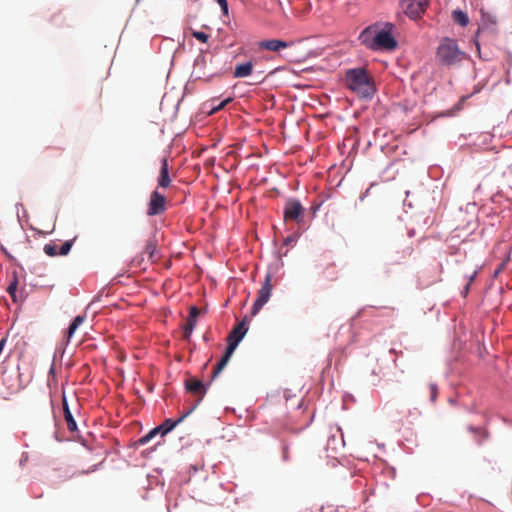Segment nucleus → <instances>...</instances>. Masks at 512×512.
Masks as SVG:
<instances>
[{"mask_svg": "<svg viewBox=\"0 0 512 512\" xmlns=\"http://www.w3.org/2000/svg\"><path fill=\"white\" fill-rule=\"evenodd\" d=\"M157 245L154 240L147 241L144 249V253L148 255V258L152 261L155 260V253H156Z\"/></svg>", "mask_w": 512, "mask_h": 512, "instance_id": "17", "label": "nucleus"}, {"mask_svg": "<svg viewBox=\"0 0 512 512\" xmlns=\"http://www.w3.org/2000/svg\"><path fill=\"white\" fill-rule=\"evenodd\" d=\"M252 71H253L252 62H245V63L236 65L233 75L235 78H243V77L249 76L252 73Z\"/></svg>", "mask_w": 512, "mask_h": 512, "instance_id": "15", "label": "nucleus"}, {"mask_svg": "<svg viewBox=\"0 0 512 512\" xmlns=\"http://www.w3.org/2000/svg\"><path fill=\"white\" fill-rule=\"evenodd\" d=\"M185 387L190 393L199 396L198 402H200L202 400V398L204 397V395L206 393L205 385L203 384L202 381H200L196 378H191V379L187 380Z\"/></svg>", "mask_w": 512, "mask_h": 512, "instance_id": "11", "label": "nucleus"}, {"mask_svg": "<svg viewBox=\"0 0 512 512\" xmlns=\"http://www.w3.org/2000/svg\"><path fill=\"white\" fill-rule=\"evenodd\" d=\"M304 215V208L296 199H289L284 207V220L300 223Z\"/></svg>", "mask_w": 512, "mask_h": 512, "instance_id": "7", "label": "nucleus"}, {"mask_svg": "<svg viewBox=\"0 0 512 512\" xmlns=\"http://www.w3.org/2000/svg\"><path fill=\"white\" fill-rule=\"evenodd\" d=\"M78 326H76L75 324L71 323L69 328H68V340L73 336L74 332L77 330Z\"/></svg>", "mask_w": 512, "mask_h": 512, "instance_id": "27", "label": "nucleus"}, {"mask_svg": "<svg viewBox=\"0 0 512 512\" xmlns=\"http://www.w3.org/2000/svg\"><path fill=\"white\" fill-rule=\"evenodd\" d=\"M290 45H291L290 43L283 41V40L268 39V40L260 41L258 43V48L260 50L279 52L282 49L288 48Z\"/></svg>", "mask_w": 512, "mask_h": 512, "instance_id": "10", "label": "nucleus"}, {"mask_svg": "<svg viewBox=\"0 0 512 512\" xmlns=\"http://www.w3.org/2000/svg\"><path fill=\"white\" fill-rule=\"evenodd\" d=\"M220 7H221V10L223 12V14L227 15L228 14V2L227 0L223 3L220 4Z\"/></svg>", "mask_w": 512, "mask_h": 512, "instance_id": "28", "label": "nucleus"}, {"mask_svg": "<svg viewBox=\"0 0 512 512\" xmlns=\"http://www.w3.org/2000/svg\"><path fill=\"white\" fill-rule=\"evenodd\" d=\"M452 18L457 24H459L462 27L466 26L469 22L467 14L461 10H454L452 12Z\"/></svg>", "mask_w": 512, "mask_h": 512, "instance_id": "16", "label": "nucleus"}, {"mask_svg": "<svg viewBox=\"0 0 512 512\" xmlns=\"http://www.w3.org/2000/svg\"><path fill=\"white\" fill-rule=\"evenodd\" d=\"M294 241L293 237L289 236L285 239L284 241V244L285 245H289L290 243H292Z\"/></svg>", "mask_w": 512, "mask_h": 512, "instance_id": "30", "label": "nucleus"}, {"mask_svg": "<svg viewBox=\"0 0 512 512\" xmlns=\"http://www.w3.org/2000/svg\"><path fill=\"white\" fill-rule=\"evenodd\" d=\"M193 411V408H190L188 411H186L180 418H178L177 420L173 421L171 419H167L165 420L161 425L157 426L158 428H160V434L162 436L166 435L168 432H170L171 430H173L176 425H178L179 423H181L189 414H191Z\"/></svg>", "mask_w": 512, "mask_h": 512, "instance_id": "12", "label": "nucleus"}, {"mask_svg": "<svg viewBox=\"0 0 512 512\" xmlns=\"http://www.w3.org/2000/svg\"><path fill=\"white\" fill-rule=\"evenodd\" d=\"M170 183H171V179L169 177L168 161L166 158H164L161 163L160 175L158 178V185H159V187L167 188V187H169Z\"/></svg>", "mask_w": 512, "mask_h": 512, "instance_id": "13", "label": "nucleus"}, {"mask_svg": "<svg viewBox=\"0 0 512 512\" xmlns=\"http://www.w3.org/2000/svg\"><path fill=\"white\" fill-rule=\"evenodd\" d=\"M247 330L248 328L246 326V321L244 319L241 322H239L228 334L227 348L225 350V353L221 357L220 361L216 364V366L213 369V378L217 377L218 374L226 367L239 342L245 336Z\"/></svg>", "mask_w": 512, "mask_h": 512, "instance_id": "4", "label": "nucleus"}, {"mask_svg": "<svg viewBox=\"0 0 512 512\" xmlns=\"http://www.w3.org/2000/svg\"><path fill=\"white\" fill-rule=\"evenodd\" d=\"M232 101V98H227L225 100H223L222 102H220L218 105L214 106L212 109H211V113H215L221 109H223L228 103H230Z\"/></svg>", "mask_w": 512, "mask_h": 512, "instance_id": "23", "label": "nucleus"}, {"mask_svg": "<svg viewBox=\"0 0 512 512\" xmlns=\"http://www.w3.org/2000/svg\"><path fill=\"white\" fill-rule=\"evenodd\" d=\"M16 290H17V282L14 281L7 288V292L10 294L13 301H16Z\"/></svg>", "mask_w": 512, "mask_h": 512, "instance_id": "22", "label": "nucleus"}, {"mask_svg": "<svg viewBox=\"0 0 512 512\" xmlns=\"http://www.w3.org/2000/svg\"><path fill=\"white\" fill-rule=\"evenodd\" d=\"M43 250L50 257H54L56 255H59V250H57V245L54 244V243H47V244H45Z\"/></svg>", "mask_w": 512, "mask_h": 512, "instance_id": "19", "label": "nucleus"}, {"mask_svg": "<svg viewBox=\"0 0 512 512\" xmlns=\"http://www.w3.org/2000/svg\"><path fill=\"white\" fill-rule=\"evenodd\" d=\"M198 403H199V402L197 401V403H195V405L192 407V408H193V410L195 409V407H196V406H198Z\"/></svg>", "mask_w": 512, "mask_h": 512, "instance_id": "33", "label": "nucleus"}, {"mask_svg": "<svg viewBox=\"0 0 512 512\" xmlns=\"http://www.w3.org/2000/svg\"><path fill=\"white\" fill-rule=\"evenodd\" d=\"M402 5L405 14L408 17H410L411 19H417L424 13L428 6V3H422L416 0H404Z\"/></svg>", "mask_w": 512, "mask_h": 512, "instance_id": "8", "label": "nucleus"}, {"mask_svg": "<svg viewBox=\"0 0 512 512\" xmlns=\"http://www.w3.org/2000/svg\"><path fill=\"white\" fill-rule=\"evenodd\" d=\"M84 319V316L78 315L73 319L72 323L79 327L84 322Z\"/></svg>", "mask_w": 512, "mask_h": 512, "instance_id": "26", "label": "nucleus"}, {"mask_svg": "<svg viewBox=\"0 0 512 512\" xmlns=\"http://www.w3.org/2000/svg\"><path fill=\"white\" fill-rule=\"evenodd\" d=\"M216 1L220 5L221 3L225 2L226 0H216Z\"/></svg>", "mask_w": 512, "mask_h": 512, "instance_id": "31", "label": "nucleus"}, {"mask_svg": "<svg viewBox=\"0 0 512 512\" xmlns=\"http://www.w3.org/2000/svg\"><path fill=\"white\" fill-rule=\"evenodd\" d=\"M392 29L393 25L390 23L370 25L361 32L359 39L370 50L392 51L398 46Z\"/></svg>", "mask_w": 512, "mask_h": 512, "instance_id": "1", "label": "nucleus"}, {"mask_svg": "<svg viewBox=\"0 0 512 512\" xmlns=\"http://www.w3.org/2000/svg\"><path fill=\"white\" fill-rule=\"evenodd\" d=\"M50 373H54V366L50 368Z\"/></svg>", "mask_w": 512, "mask_h": 512, "instance_id": "32", "label": "nucleus"}, {"mask_svg": "<svg viewBox=\"0 0 512 512\" xmlns=\"http://www.w3.org/2000/svg\"><path fill=\"white\" fill-rule=\"evenodd\" d=\"M282 456H283L284 460H288V458H289V449H288L287 446L283 447Z\"/></svg>", "mask_w": 512, "mask_h": 512, "instance_id": "29", "label": "nucleus"}, {"mask_svg": "<svg viewBox=\"0 0 512 512\" xmlns=\"http://www.w3.org/2000/svg\"><path fill=\"white\" fill-rule=\"evenodd\" d=\"M332 269L333 271L328 276L330 280H336L337 279V272L335 271V265L333 263L329 264L327 266V270Z\"/></svg>", "mask_w": 512, "mask_h": 512, "instance_id": "24", "label": "nucleus"}, {"mask_svg": "<svg viewBox=\"0 0 512 512\" xmlns=\"http://www.w3.org/2000/svg\"><path fill=\"white\" fill-rule=\"evenodd\" d=\"M273 289L272 275L266 274L261 288L257 292V298L252 307V315H256L260 309L269 301Z\"/></svg>", "mask_w": 512, "mask_h": 512, "instance_id": "5", "label": "nucleus"}, {"mask_svg": "<svg viewBox=\"0 0 512 512\" xmlns=\"http://www.w3.org/2000/svg\"><path fill=\"white\" fill-rule=\"evenodd\" d=\"M166 210V197L165 195L161 194L158 190H155L151 193L148 208H147V215L148 216H155L163 214Z\"/></svg>", "mask_w": 512, "mask_h": 512, "instance_id": "6", "label": "nucleus"}, {"mask_svg": "<svg viewBox=\"0 0 512 512\" xmlns=\"http://www.w3.org/2000/svg\"><path fill=\"white\" fill-rule=\"evenodd\" d=\"M430 392H431V395H430L431 401L434 402L437 397V392H438L437 386L435 384L430 385Z\"/></svg>", "mask_w": 512, "mask_h": 512, "instance_id": "25", "label": "nucleus"}, {"mask_svg": "<svg viewBox=\"0 0 512 512\" xmlns=\"http://www.w3.org/2000/svg\"><path fill=\"white\" fill-rule=\"evenodd\" d=\"M345 82L347 87L360 98H371L375 92L374 83L364 68L347 70Z\"/></svg>", "mask_w": 512, "mask_h": 512, "instance_id": "2", "label": "nucleus"}, {"mask_svg": "<svg viewBox=\"0 0 512 512\" xmlns=\"http://www.w3.org/2000/svg\"><path fill=\"white\" fill-rule=\"evenodd\" d=\"M73 241L74 240H69V241L64 242L59 249V255H62V256L67 255L69 253V251L71 250Z\"/></svg>", "mask_w": 512, "mask_h": 512, "instance_id": "20", "label": "nucleus"}, {"mask_svg": "<svg viewBox=\"0 0 512 512\" xmlns=\"http://www.w3.org/2000/svg\"><path fill=\"white\" fill-rule=\"evenodd\" d=\"M199 314H200V310L196 306L190 307L189 317H188L187 322L183 328V330H184L183 331V339H185V340L190 339L191 334L196 326V320H197V317L199 316Z\"/></svg>", "mask_w": 512, "mask_h": 512, "instance_id": "9", "label": "nucleus"}, {"mask_svg": "<svg viewBox=\"0 0 512 512\" xmlns=\"http://www.w3.org/2000/svg\"><path fill=\"white\" fill-rule=\"evenodd\" d=\"M191 34L194 38H196L197 40H199L203 43H206L209 39V35L204 32L192 30Z\"/></svg>", "mask_w": 512, "mask_h": 512, "instance_id": "21", "label": "nucleus"}, {"mask_svg": "<svg viewBox=\"0 0 512 512\" xmlns=\"http://www.w3.org/2000/svg\"><path fill=\"white\" fill-rule=\"evenodd\" d=\"M160 434V428L158 427H155L153 428L151 431H149L146 435H144L143 437H141L139 440H138V444L140 445H145L147 444L149 441H151V439H153L156 435Z\"/></svg>", "mask_w": 512, "mask_h": 512, "instance_id": "18", "label": "nucleus"}, {"mask_svg": "<svg viewBox=\"0 0 512 512\" xmlns=\"http://www.w3.org/2000/svg\"><path fill=\"white\" fill-rule=\"evenodd\" d=\"M62 405H63L64 418H65V421L67 424V428L70 432H75L77 430V424L73 418V415L69 409V406H68V403H67V400L65 397H63Z\"/></svg>", "mask_w": 512, "mask_h": 512, "instance_id": "14", "label": "nucleus"}, {"mask_svg": "<svg viewBox=\"0 0 512 512\" xmlns=\"http://www.w3.org/2000/svg\"><path fill=\"white\" fill-rule=\"evenodd\" d=\"M436 58L444 66H454L466 58V53L459 48L454 39L445 37L437 47Z\"/></svg>", "mask_w": 512, "mask_h": 512, "instance_id": "3", "label": "nucleus"}]
</instances>
